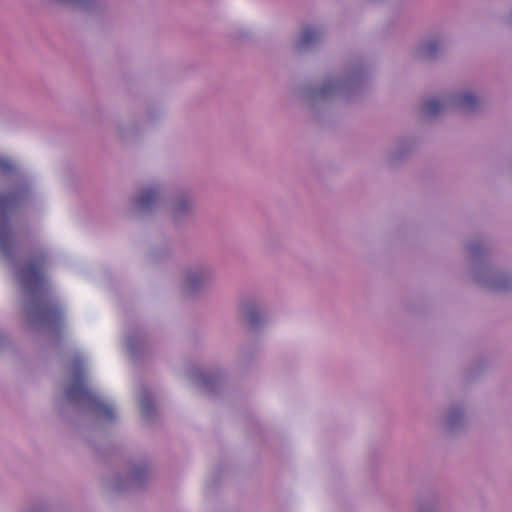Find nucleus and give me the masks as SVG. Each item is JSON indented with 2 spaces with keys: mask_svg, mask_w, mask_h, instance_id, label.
Listing matches in <instances>:
<instances>
[{
  "mask_svg": "<svg viewBox=\"0 0 512 512\" xmlns=\"http://www.w3.org/2000/svg\"><path fill=\"white\" fill-rule=\"evenodd\" d=\"M250 321L252 323H256L258 320L256 319L255 315H254V312H251L250 313Z\"/></svg>",
  "mask_w": 512,
  "mask_h": 512,
  "instance_id": "nucleus-12",
  "label": "nucleus"
},
{
  "mask_svg": "<svg viewBox=\"0 0 512 512\" xmlns=\"http://www.w3.org/2000/svg\"><path fill=\"white\" fill-rule=\"evenodd\" d=\"M38 318L42 322H59L62 318V310L58 305L46 304L39 307L36 312Z\"/></svg>",
  "mask_w": 512,
  "mask_h": 512,
  "instance_id": "nucleus-3",
  "label": "nucleus"
},
{
  "mask_svg": "<svg viewBox=\"0 0 512 512\" xmlns=\"http://www.w3.org/2000/svg\"><path fill=\"white\" fill-rule=\"evenodd\" d=\"M45 257L37 256L30 260L19 273L22 285L29 291L35 292L44 287Z\"/></svg>",
  "mask_w": 512,
  "mask_h": 512,
  "instance_id": "nucleus-2",
  "label": "nucleus"
},
{
  "mask_svg": "<svg viewBox=\"0 0 512 512\" xmlns=\"http://www.w3.org/2000/svg\"><path fill=\"white\" fill-rule=\"evenodd\" d=\"M67 397L71 400H86L93 404L97 412L105 419L115 417L114 408L96 396L86 385L84 378L78 376L66 391Z\"/></svg>",
  "mask_w": 512,
  "mask_h": 512,
  "instance_id": "nucleus-1",
  "label": "nucleus"
},
{
  "mask_svg": "<svg viewBox=\"0 0 512 512\" xmlns=\"http://www.w3.org/2000/svg\"><path fill=\"white\" fill-rule=\"evenodd\" d=\"M477 105V99L471 93H466L458 98L457 106L463 111H471Z\"/></svg>",
  "mask_w": 512,
  "mask_h": 512,
  "instance_id": "nucleus-4",
  "label": "nucleus"
},
{
  "mask_svg": "<svg viewBox=\"0 0 512 512\" xmlns=\"http://www.w3.org/2000/svg\"><path fill=\"white\" fill-rule=\"evenodd\" d=\"M157 197V193L153 189H148L142 192V194L137 199V203L141 208H145L150 206L155 202Z\"/></svg>",
  "mask_w": 512,
  "mask_h": 512,
  "instance_id": "nucleus-5",
  "label": "nucleus"
},
{
  "mask_svg": "<svg viewBox=\"0 0 512 512\" xmlns=\"http://www.w3.org/2000/svg\"><path fill=\"white\" fill-rule=\"evenodd\" d=\"M317 38V32L315 29L308 27L304 29L300 39V45L305 46L312 43Z\"/></svg>",
  "mask_w": 512,
  "mask_h": 512,
  "instance_id": "nucleus-7",
  "label": "nucleus"
},
{
  "mask_svg": "<svg viewBox=\"0 0 512 512\" xmlns=\"http://www.w3.org/2000/svg\"><path fill=\"white\" fill-rule=\"evenodd\" d=\"M11 245V231L9 229L0 230V250L5 252Z\"/></svg>",
  "mask_w": 512,
  "mask_h": 512,
  "instance_id": "nucleus-8",
  "label": "nucleus"
},
{
  "mask_svg": "<svg viewBox=\"0 0 512 512\" xmlns=\"http://www.w3.org/2000/svg\"><path fill=\"white\" fill-rule=\"evenodd\" d=\"M150 409L149 401L148 399H143L141 401V411L143 415H148Z\"/></svg>",
  "mask_w": 512,
  "mask_h": 512,
  "instance_id": "nucleus-10",
  "label": "nucleus"
},
{
  "mask_svg": "<svg viewBox=\"0 0 512 512\" xmlns=\"http://www.w3.org/2000/svg\"><path fill=\"white\" fill-rule=\"evenodd\" d=\"M13 168L12 164L6 160L0 158V169L3 171H10Z\"/></svg>",
  "mask_w": 512,
  "mask_h": 512,
  "instance_id": "nucleus-9",
  "label": "nucleus"
},
{
  "mask_svg": "<svg viewBox=\"0 0 512 512\" xmlns=\"http://www.w3.org/2000/svg\"><path fill=\"white\" fill-rule=\"evenodd\" d=\"M436 47H437V43L431 42V43L426 44L425 50H426L427 54H430L436 50Z\"/></svg>",
  "mask_w": 512,
  "mask_h": 512,
  "instance_id": "nucleus-11",
  "label": "nucleus"
},
{
  "mask_svg": "<svg viewBox=\"0 0 512 512\" xmlns=\"http://www.w3.org/2000/svg\"><path fill=\"white\" fill-rule=\"evenodd\" d=\"M442 109V104L437 99H430L425 102L423 106V110L428 115H433L439 112Z\"/></svg>",
  "mask_w": 512,
  "mask_h": 512,
  "instance_id": "nucleus-6",
  "label": "nucleus"
}]
</instances>
